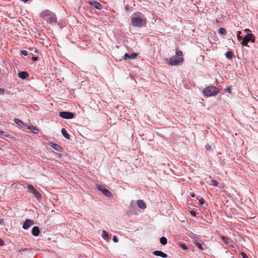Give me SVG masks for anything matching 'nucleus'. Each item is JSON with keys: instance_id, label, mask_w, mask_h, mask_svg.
I'll use <instances>...</instances> for the list:
<instances>
[{"instance_id": "obj_1", "label": "nucleus", "mask_w": 258, "mask_h": 258, "mask_svg": "<svg viewBox=\"0 0 258 258\" xmlns=\"http://www.w3.org/2000/svg\"><path fill=\"white\" fill-rule=\"evenodd\" d=\"M40 17L49 23L56 22V15L54 13L48 10H45L42 11L40 14Z\"/></svg>"}, {"instance_id": "obj_2", "label": "nucleus", "mask_w": 258, "mask_h": 258, "mask_svg": "<svg viewBox=\"0 0 258 258\" xmlns=\"http://www.w3.org/2000/svg\"><path fill=\"white\" fill-rule=\"evenodd\" d=\"M219 89L214 86H208L203 90V93L206 97L213 96L217 94Z\"/></svg>"}, {"instance_id": "obj_3", "label": "nucleus", "mask_w": 258, "mask_h": 258, "mask_svg": "<svg viewBox=\"0 0 258 258\" xmlns=\"http://www.w3.org/2000/svg\"><path fill=\"white\" fill-rule=\"evenodd\" d=\"M183 62V58L182 51L178 50L176 52L175 55L170 59L169 64H178Z\"/></svg>"}, {"instance_id": "obj_4", "label": "nucleus", "mask_w": 258, "mask_h": 258, "mask_svg": "<svg viewBox=\"0 0 258 258\" xmlns=\"http://www.w3.org/2000/svg\"><path fill=\"white\" fill-rule=\"evenodd\" d=\"M145 20L139 16H133L132 18V23L134 26L142 27L145 24Z\"/></svg>"}, {"instance_id": "obj_5", "label": "nucleus", "mask_w": 258, "mask_h": 258, "mask_svg": "<svg viewBox=\"0 0 258 258\" xmlns=\"http://www.w3.org/2000/svg\"><path fill=\"white\" fill-rule=\"evenodd\" d=\"M28 189L29 191L32 193L38 200L41 198V194L38 191L33 185L30 184L28 185Z\"/></svg>"}, {"instance_id": "obj_6", "label": "nucleus", "mask_w": 258, "mask_h": 258, "mask_svg": "<svg viewBox=\"0 0 258 258\" xmlns=\"http://www.w3.org/2000/svg\"><path fill=\"white\" fill-rule=\"evenodd\" d=\"M60 117L65 119H72L74 117L73 113L67 111H62L59 113Z\"/></svg>"}, {"instance_id": "obj_7", "label": "nucleus", "mask_w": 258, "mask_h": 258, "mask_svg": "<svg viewBox=\"0 0 258 258\" xmlns=\"http://www.w3.org/2000/svg\"><path fill=\"white\" fill-rule=\"evenodd\" d=\"M254 37V35L252 33L247 34L245 35L244 38L242 39V44L244 45H246L247 43L250 41L252 39V38Z\"/></svg>"}, {"instance_id": "obj_8", "label": "nucleus", "mask_w": 258, "mask_h": 258, "mask_svg": "<svg viewBox=\"0 0 258 258\" xmlns=\"http://www.w3.org/2000/svg\"><path fill=\"white\" fill-rule=\"evenodd\" d=\"M97 188L107 197H111L112 196V193L107 189L104 188L102 185H98Z\"/></svg>"}, {"instance_id": "obj_9", "label": "nucleus", "mask_w": 258, "mask_h": 258, "mask_svg": "<svg viewBox=\"0 0 258 258\" xmlns=\"http://www.w3.org/2000/svg\"><path fill=\"white\" fill-rule=\"evenodd\" d=\"M34 224L33 220L31 219H27L23 223V228L24 229H28L31 226Z\"/></svg>"}, {"instance_id": "obj_10", "label": "nucleus", "mask_w": 258, "mask_h": 258, "mask_svg": "<svg viewBox=\"0 0 258 258\" xmlns=\"http://www.w3.org/2000/svg\"><path fill=\"white\" fill-rule=\"evenodd\" d=\"M89 4L93 7L95 8L97 10H101L102 9V6L100 3L98 2L94 1L90 2Z\"/></svg>"}, {"instance_id": "obj_11", "label": "nucleus", "mask_w": 258, "mask_h": 258, "mask_svg": "<svg viewBox=\"0 0 258 258\" xmlns=\"http://www.w3.org/2000/svg\"><path fill=\"white\" fill-rule=\"evenodd\" d=\"M153 253L156 255V256H160V257H163V258H166L167 257V255L166 253L162 252V251H160V250H156V251H154Z\"/></svg>"}, {"instance_id": "obj_12", "label": "nucleus", "mask_w": 258, "mask_h": 258, "mask_svg": "<svg viewBox=\"0 0 258 258\" xmlns=\"http://www.w3.org/2000/svg\"><path fill=\"white\" fill-rule=\"evenodd\" d=\"M138 53H133L132 54H127L125 53L124 55V59H135L137 56L138 55Z\"/></svg>"}, {"instance_id": "obj_13", "label": "nucleus", "mask_w": 258, "mask_h": 258, "mask_svg": "<svg viewBox=\"0 0 258 258\" xmlns=\"http://www.w3.org/2000/svg\"><path fill=\"white\" fill-rule=\"evenodd\" d=\"M18 76L22 79H25L29 76V74L27 72H20Z\"/></svg>"}, {"instance_id": "obj_14", "label": "nucleus", "mask_w": 258, "mask_h": 258, "mask_svg": "<svg viewBox=\"0 0 258 258\" xmlns=\"http://www.w3.org/2000/svg\"><path fill=\"white\" fill-rule=\"evenodd\" d=\"M39 233H40V230H39L38 227H37V226L33 227L32 229V234L35 236H37L39 235Z\"/></svg>"}, {"instance_id": "obj_15", "label": "nucleus", "mask_w": 258, "mask_h": 258, "mask_svg": "<svg viewBox=\"0 0 258 258\" xmlns=\"http://www.w3.org/2000/svg\"><path fill=\"white\" fill-rule=\"evenodd\" d=\"M138 207L142 209H145L146 208V205L143 200H138L137 202Z\"/></svg>"}, {"instance_id": "obj_16", "label": "nucleus", "mask_w": 258, "mask_h": 258, "mask_svg": "<svg viewBox=\"0 0 258 258\" xmlns=\"http://www.w3.org/2000/svg\"><path fill=\"white\" fill-rule=\"evenodd\" d=\"M61 132L62 135L66 139H70V136L69 134L67 133V132L65 128H62Z\"/></svg>"}, {"instance_id": "obj_17", "label": "nucleus", "mask_w": 258, "mask_h": 258, "mask_svg": "<svg viewBox=\"0 0 258 258\" xmlns=\"http://www.w3.org/2000/svg\"><path fill=\"white\" fill-rule=\"evenodd\" d=\"M27 128L31 131L34 133H37L38 132V129L32 125H29L27 126Z\"/></svg>"}, {"instance_id": "obj_18", "label": "nucleus", "mask_w": 258, "mask_h": 258, "mask_svg": "<svg viewBox=\"0 0 258 258\" xmlns=\"http://www.w3.org/2000/svg\"><path fill=\"white\" fill-rule=\"evenodd\" d=\"M225 55L228 59H230L232 58L233 56V54L232 51H228L225 53Z\"/></svg>"}, {"instance_id": "obj_19", "label": "nucleus", "mask_w": 258, "mask_h": 258, "mask_svg": "<svg viewBox=\"0 0 258 258\" xmlns=\"http://www.w3.org/2000/svg\"><path fill=\"white\" fill-rule=\"evenodd\" d=\"M51 147L55 150L57 151H60L61 147L56 144H52Z\"/></svg>"}, {"instance_id": "obj_20", "label": "nucleus", "mask_w": 258, "mask_h": 258, "mask_svg": "<svg viewBox=\"0 0 258 258\" xmlns=\"http://www.w3.org/2000/svg\"><path fill=\"white\" fill-rule=\"evenodd\" d=\"M160 242L162 245H165L167 244V240L165 237H162L160 238Z\"/></svg>"}, {"instance_id": "obj_21", "label": "nucleus", "mask_w": 258, "mask_h": 258, "mask_svg": "<svg viewBox=\"0 0 258 258\" xmlns=\"http://www.w3.org/2000/svg\"><path fill=\"white\" fill-rule=\"evenodd\" d=\"M219 33L222 35H225L226 34V30L224 28H220L218 30Z\"/></svg>"}, {"instance_id": "obj_22", "label": "nucleus", "mask_w": 258, "mask_h": 258, "mask_svg": "<svg viewBox=\"0 0 258 258\" xmlns=\"http://www.w3.org/2000/svg\"><path fill=\"white\" fill-rule=\"evenodd\" d=\"M102 237L105 240H108L109 239V235L104 230L102 231Z\"/></svg>"}, {"instance_id": "obj_23", "label": "nucleus", "mask_w": 258, "mask_h": 258, "mask_svg": "<svg viewBox=\"0 0 258 258\" xmlns=\"http://www.w3.org/2000/svg\"><path fill=\"white\" fill-rule=\"evenodd\" d=\"M195 244L200 250H203L204 249V248L202 246V243L198 242V241H196L195 242Z\"/></svg>"}, {"instance_id": "obj_24", "label": "nucleus", "mask_w": 258, "mask_h": 258, "mask_svg": "<svg viewBox=\"0 0 258 258\" xmlns=\"http://www.w3.org/2000/svg\"><path fill=\"white\" fill-rule=\"evenodd\" d=\"M218 182L214 179H212L211 180V184L213 185V186H217L218 185Z\"/></svg>"}, {"instance_id": "obj_25", "label": "nucleus", "mask_w": 258, "mask_h": 258, "mask_svg": "<svg viewBox=\"0 0 258 258\" xmlns=\"http://www.w3.org/2000/svg\"><path fill=\"white\" fill-rule=\"evenodd\" d=\"M15 122L20 126H21L22 124H23V122L21 120L17 118L15 119Z\"/></svg>"}, {"instance_id": "obj_26", "label": "nucleus", "mask_w": 258, "mask_h": 258, "mask_svg": "<svg viewBox=\"0 0 258 258\" xmlns=\"http://www.w3.org/2000/svg\"><path fill=\"white\" fill-rule=\"evenodd\" d=\"M221 238L225 243H229V238H227L224 236H222L221 237Z\"/></svg>"}, {"instance_id": "obj_27", "label": "nucleus", "mask_w": 258, "mask_h": 258, "mask_svg": "<svg viewBox=\"0 0 258 258\" xmlns=\"http://www.w3.org/2000/svg\"><path fill=\"white\" fill-rule=\"evenodd\" d=\"M22 56H27L28 55V52L26 50H23L21 52Z\"/></svg>"}, {"instance_id": "obj_28", "label": "nucleus", "mask_w": 258, "mask_h": 258, "mask_svg": "<svg viewBox=\"0 0 258 258\" xmlns=\"http://www.w3.org/2000/svg\"><path fill=\"white\" fill-rule=\"evenodd\" d=\"M180 247L182 249H187V247L184 244H180Z\"/></svg>"}, {"instance_id": "obj_29", "label": "nucleus", "mask_w": 258, "mask_h": 258, "mask_svg": "<svg viewBox=\"0 0 258 258\" xmlns=\"http://www.w3.org/2000/svg\"><path fill=\"white\" fill-rule=\"evenodd\" d=\"M28 250H29V249L28 248H22L21 249L19 250V252H25V251H27Z\"/></svg>"}, {"instance_id": "obj_30", "label": "nucleus", "mask_w": 258, "mask_h": 258, "mask_svg": "<svg viewBox=\"0 0 258 258\" xmlns=\"http://www.w3.org/2000/svg\"><path fill=\"white\" fill-rule=\"evenodd\" d=\"M190 214L192 216H194V217L196 216V214H196V212L195 211H194V210H191V211H190Z\"/></svg>"}, {"instance_id": "obj_31", "label": "nucleus", "mask_w": 258, "mask_h": 258, "mask_svg": "<svg viewBox=\"0 0 258 258\" xmlns=\"http://www.w3.org/2000/svg\"><path fill=\"white\" fill-rule=\"evenodd\" d=\"M226 91L229 93V94H231L232 93V91H231V87H228L227 88H226Z\"/></svg>"}, {"instance_id": "obj_32", "label": "nucleus", "mask_w": 258, "mask_h": 258, "mask_svg": "<svg viewBox=\"0 0 258 258\" xmlns=\"http://www.w3.org/2000/svg\"><path fill=\"white\" fill-rule=\"evenodd\" d=\"M204 202H205V201H204V199H200V200H199V204H200L201 205H203V204H204Z\"/></svg>"}, {"instance_id": "obj_33", "label": "nucleus", "mask_w": 258, "mask_h": 258, "mask_svg": "<svg viewBox=\"0 0 258 258\" xmlns=\"http://www.w3.org/2000/svg\"><path fill=\"white\" fill-rule=\"evenodd\" d=\"M113 241L114 242H118V238L116 236H114L113 237Z\"/></svg>"}, {"instance_id": "obj_34", "label": "nucleus", "mask_w": 258, "mask_h": 258, "mask_svg": "<svg viewBox=\"0 0 258 258\" xmlns=\"http://www.w3.org/2000/svg\"><path fill=\"white\" fill-rule=\"evenodd\" d=\"M241 254L243 258H248L247 255L243 252H242Z\"/></svg>"}, {"instance_id": "obj_35", "label": "nucleus", "mask_w": 258, "mask_h": 258, "mask_svg": "<svg viewBox=\"0 0 258 258\" xmlns=\"http://www.w3.org/2000/svg\"><path fill=\"white\" fill-rule=\"evenodd\" d=\"M0 135H2V136H5L6 137H8V135L5 134V132H4L3 131H1V130H0Z\"/></svg>"}, {"instance_id": "obj_36", "label": "nucleus", "mask_w": 258, "mask_h": 258, "mask_svg": "<svg viewBox=\"0 0 258 258\" xmlns=\"http://www.w3.org/2000/svg\"><path fill=\"white\" fill-rule=\"evenodd\" d=\"M205 148L207 150H210L211 148V147L210 145H209V144H207L205 146Z\"/></svg>"}, {"instance_id": "obj_37", "label": "nucleus", "mask_w": 258, "mask_h": 258, "mask_svg": "<svg viewBox=\"0 0 258 258\" xmlns=\"http://www.w3.org/2000/svg\"><path fill=\"white\" fill-rule=\"evenodd\" d=\"M5 93V90L4 89L0 88V94L3 95Z\"/></svg>"}, {"instance_id": "obj_38", "label": "nucleus", "mask_w": 258, "mask_h": 258, "mask_svg": "<svg viewBox=\"0 0 258 258\" xmlns=\"http://www.w3.org/2000/svg\"><path fill=\"white\" fill-rule=\"evenodd\" d=\"M32 59L34 61H36L38 59V57L36 56H32Z\"/></svg>"}, {"instance_id": "obj_39", "label": "nucleus", "mask_w": 258, "mask_h": 258, "mask_svg": "<svg viewBox=\"0 0 258 258\" xmlns=\"http://www.w3.org/2000/svg\"><path fill=\"white\" fill-rule=\"evenodd\" d=\"M4 244V241L1 239L0 238V245L1 246L3 245Z\"/></svg>"}, {"instance_id": "obj_40", "label": "nucleus", "mask_w": 258, "mask_h": 258, "mask_svg": "<svg viewBox=\"0 0 258 258\" xmlns=\"http://www.w3.org/2000/svg\"><path fill=\"white\" fill-rule=\"evenodd\" d=\"M190 196H191L192 197H195V195L194 194H190Z\"/></svg>"}, {"instance_id": "obj_41", "label": "nucleus", "mask_w": 258, "mask_h": 258, "mask_svg": "<svg viewBox=\"0 0 258 258\" xmlns=\"http://www.w3.org/2000/svg\"><path fill=\"white\" fill-rule=\"evenodd\" d=\"M3 220L0 219V224H2L3 223Z\"/></svg>"}, {"instance_id": "obj_42", "label": "nucleus", "mask_w": 258, "mask_h": 258, "mask_svg": "<svg viewBox=\"0 0 258 258\" xmlns=\"http://www.w3.org/2000/svg\"><path fill=\"white\" fill-rule=\"evenodd\" d=\"M22 1H23L24 2H27L28 1V0H22Z\"/></svg>"}, {"instance_id": "obj_43", "label": "nucleus", "mask_w": 258, "mask_h": 258, "mask_svg": "<svg viewBox=\"0 0 258 258\" xmlns=\"http://www.w3.org/2000/svg\"><path fill=\"white\" fill-rule=\"evenodd\" d=\"M35 52H38V50H37V49H36V50H35Z\"/></svg>"}, {"instance_id": "obj_44", "label": "nucleus", "mask_w": 258, "mask_h": 258, "mask_svg": "<svg viewBox=\"0 0 258 258\" xmlns=\"http://www.w3.org/2000/svg\"><path fill=\"white\" fill-rule=\"evenodd\" d=\"M240 38V37L239 36H238V39H239Z\"/></svg>"}]
</instances>
